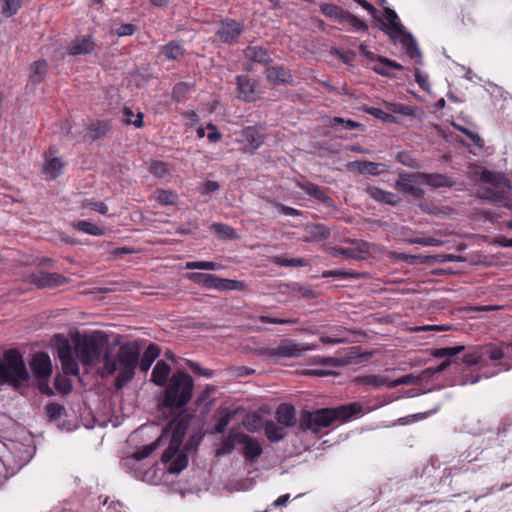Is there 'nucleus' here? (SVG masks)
Returning <instances> with one entry per match:
<instances>
[{
    "label": "nucleus",
    "instance_id": "ddd939ff",
    "mask_svg": "<svg viewBox=\"0 0 512 512\" xmlns=\"http://www.w3.org/2000/svg\"><path fill=\"white\" fill-rule=\"evenodd\" d=\"M96 48V43L92 35L78 36L72 40L66 47L70 56L92 54Z\"/></svg>",
    "mask_w": 512,
    "mask_h": 512
},
{
    "label": "nucleus",
    "instance_id": "0eeeda50",
    "mask_svg": "<svg viewBox=\"0 0 512 512\" xmlns=\"http://www.w3.org/2000/svg\"><path fill=\"white\" fill-rule=\"evenodd\" d=\"M383 17V24L386 26L391 39L401 43L411 58H420L421 52L414 37L411 33L406 31L396 12L392 9L386 8L384 10Z\"/></svg>",
    "mask_w": 512,
    "mask_h": 512
},
{
    "label": "nucleus",
    "instance_id": "4be33fe9",
    "mask_svg": "<svg viewBox=\"0 0 512 512\" xmlns=\"http://www.w3.org/2000/svg\"><path fill=\"white\" fill-rule=\"evenodd\" d=\"M305 241L319 242L330 236V230L323 224H308L305 226Z\"/></svg>",
    "mask_w": 512,
    "mask_h": 512
},
{
    "label": "nucleus",
    "instance_id": "09e8293b",
    "mask_svg": "<svg viewBox=\"0 0 512 512\" xmlns=\"http://www.w3.org/2000/svg\"><path fill=\"white\" fill-rule=\"evenodd\" d=\"M193 279H197L209 288L217 289L219 279L217 276L208 273H195L192 275Z\"/></svg>",
    "mask_w": 512,
    "mask_h": 512
},
{
    "label": "nucleus",
    "instance_id": "2eb2a0df",
    "mask_svg": "<svg viewBox=\"0 0 512 512\" xmlns=\"http://www.w3.org/2000/svg\"><path fill=\"white\" fill-rule=\"evenodd\" d=\"M238 444L243 446L242 454L247 461H254L263 452L262 446L257 439L242 432L239 435Z\"/></svg>",
    "mask_w": 512,
    "mask_h": 512
},
{
    "label": "nucleus",
    "instance_id": "bb28decb",
    "mask_svg": "<svg viewBox=\"0 0 512 512\" xmlns=\"http://www.w3.org/2000/svg\"><path fill=\"white\" fill-rule=\"evenodd\" d=\"M159 355L160 348L155 344H150L146 348L143 356L141 358L139 357L138 366L140 370L142 372H147L150 369L152 363L158 358Z\"/></svg>",
    "mask_w": 512,
    "mask_h": 512
},
{
    "label": "nucleus",
    "instance_id": "aec40b11",
    "mask_svg": "<svg viewBox=\"0 0 512 512\" xmlns=\"http://www.w3.org/2000/svg\"><path fill=\"white\" fill-rule=\"evenodd\" d=\"M161 53L168 60L181 61L186 51L181 41L173 40L161 47Z\"/></svg>",
    "mask_w": 512,
    "mask_h": 512
},
{
    "label": "nucleus",
    "instance_id": "a211bd4d",
    "mask_svg": "<svg viewBox=\"0 0 512 512\" xmlns=\"http://www.w3.org/2000/svg\"><path fill=\"white\" fill-rule=\"evenodd\" d=\"M366 193L373 200H375L377 202H380V203L388 204V205H391V206H396L401 201V199L397 195H395L394 193L389 192V191H385V190L380 189V188H378L376 186H369V187H367Z\"/></svg>",
    "mask_w": 512,
    "mask_h": 512
},
{
    "label": "nucleus",
    "instance_id": "680f3d73",
    "mask_svg": "<svg viewBox=\"0 0 512 512\" xmlns=\"http://www.w3.org/2000/svg\"><path fill=\"white\" fill-rule=\"evenodd\" d=\"M453 126L458 131L464 133L476 146L481 147L482 139L477 133H475L459 124H453Z\"/></svg>",
    "mask_w": 512,
    "mask_h": 512
},
{
    "label": "nucleus",
    "instance_id": "6e6552de",
    "mask_svg": "<svg viewBox=\"0 0 512 512\" xmlns=\"http://www.w3.org/2000/svg\"><path fill=\"white\" fill-rule=\"evenodd\" d=\"M481 179L486 184H490V186L480 187L477 191V196L490 203L509 207V201L505 191V188L508 186L507 179L501 174L487 170L482 172Z\"/></svg>",
    "mask_w": 512,
    "mask_h": 512
},
{
    "label": "nucleus",
    "instance_id": "37998d69",
    "mask_svg": "<svg viewBox=\"0 0 512 512\" xmlns=\"http://www.w3.org/2000/svg\"><path fill=\"white\" fill-rule=\"evenodd\" d=\"M483 356H482V350L481 347H474L472 351L465 354L462 358V362L466 364L467 366H475L482 362Z\"/></svg>",
    "mask_w": 512,
    "mask_h": 512
},
{
    "label": "nucleus",
    "instance_id": "de8ad7c7",
    "mask_svg": "<svg viewBox=\"0 0 512 512\" xmlns=\"http://www.w3.org/2000/svg\"><path fill=\"white\" fill-rule=\"evenodd\" d=\"M273 263L284 267H303L306 265V260L303 258H282L279 256L273 257Z\"/></svg>",
    "mask_w": 512,
    "mask_h": 512
},
{
    "label": "nucleus",
    "instance_id": "864d4df0",
    "mask_svg": "<svg viewBox=\"0 0 512 512\" xmlns=\"http://www.w3.org/2000/svg\"><path fill=\"white\" fill-rule=\"evenodd\" d=\"M190 87L191 86L186 82H180L176 84L172 91V98L177 102H181L184 99L186 93L189 91Z\"/></svg>",
    "mask_w": 512,
    "mask_h": 512
},
{
    "label": "nucleus",
    "instance_id": "4468645a",
    "mask_svg": "<svg viewBox=\"0 0 512 512\" xmlns=\"http://www.w3.org/2000/svg\"><path fill=\"white\" fill-rule=\"evenodd\" d=\"M30 367L40 381H47L52 373L51 360L45 352L36 353L30 362Z\"/></svg>",
    "mask_w": 512,
    "mask_h": 512
},
{
    "label": "nucleus",
    "instance_id": "e433bc0d",
    "mask_svg": "<svg viewBox=\"0 0 512 512\" xmlns=\"http://www.w3.org/2000/svg\"><path fill=\"white\" fill-rule=\"evenodd\" d=\"M210 230L221 239H235L236 231L227 224L214 223L210 226Z\"/></svg>",
    "mask_w": 512,
    "mask_h": 512
},
{
    "label": "nucleus",
    "instance_id": "412c9836",
    "mask_svg": "<svg viewBox=\"0 0 512 512\" xmlns=\"http://www.w3.org/2000/svg\"><path fill=\"white\" fill-rule=\"evenodd\" d=\"M237 86L239 97L244 101H253L255 99V83L249 77L237 76Z\"/></svg>",
    "mask_w": 512,
    "mask_h": 512
},
{
    "label": "nucleus",
    "instance_id": "7ed1b4c3",
    "mask_svg": "<svg viewBox=\"0 0 512 512\" xmlns=\"http://www.w3.org/2000/svg\"><path fill=\"white\" fill-rule=\"evenodd\" d=\"M140 352V347L135 342H128L120 346L115 356L110 350H106L101 375L110 376L118 371L115 385L117 388H122L133 379L139 363Z\"/></svg>",
    "mask_w": 512,
    "mask_h": 512
},
{
    "label": "nucleus",
    "instance_id": "ea45409f",
    "mask_svg": "<svg viewBox=\"0 0 512 512\" xmlns=\"http://www.w3.org/2000/svg\"><path fill=\"white\" fill-rule=\"evenodd\" d=\"M234 415H235V413L233 411H229V410L221 411L220 416L217 420V423L214 427V432L219 433V434L225 432L227 426L231 422Z\"/></svg>",
    "mask_w": 512,
    "mask_h": 512
},
{
    "label": "nucleus",
    "instance_id": "774afa93",
    "mask_svg": "<svg viewBox=\"0 0 512 512\" xmlns=\"http://www.w3.org/2000/svg\"><path fill=\"white\" fill-rule=\"evenodd\" d=\"M135 31H136V26L134 24L127 23V24H122L121 26H119L116 30V34L119 37H124V36L132 35Z\"/></svg>",
    "mask_w": 512,
    "mask_h": 512
},
{
    "label": "nucleus",
    "instance_id": "5fc2aeb1",
    "mask_svg": "<svg viewBox=\"0 0 512 512\" xmlns=\"http://www.w3.org/2000/svg\"><path fill=\"white\" fill-rule=\"evenodd\" d=\"M411 244H418L421 246H441L443 241L434 237H416L408 240Z\"/></svg>",
    "mask_w": 512,
    "mask_h": 512
},
{
    "label": "nucleus",
    "instance_id": "2f4dec72",
    "mask_svg": "<svg viewBox=\"0 0 512 512\" xmlns=\"http://www.w3.org/2000/svg\"><path fill=\"white\" fill-rule=\"evenodd\" d=\"M320 10L326 17L334 19V20L338 21L340 24L343 23L344 18L347 14V11H345L341 7L331 4V3L321 4Z\"/></svg>",
    "mask_w": 512,
    "mask_h": 512
},
{
    "label": "nucleus",
    "instance_id": "c03bdc74",
    "mask_svg": "<svg viewBox=\"0 0 512 512\" xmlns=\"http://www.w3.org/2000/svg\"><path fill=\"white\" fill-rule=\"evenodd\" d=\"M46 414L50 421H57L65 415V408L58 403H50L46 406Z\"/></svg>",
    "mask_w": 512,
    "mask_h": 512
},
{
    "label": "nucleus",
    "instance_id": "7c9ffc66",
    "mask_svg": "<svg viewBox=\"0 0 512 512\" xmlns=\"http://www.w3.org/2000/svg\"><path fill=\"white\" fill-rule=\"evenodd\" d=\"M298 187L305 191L308 195L321 201L322 203H330L329 196L324 192V190L320 186L313 183H298Z\"/></svg>",
    "mask_w": 512,
    "mask_h": 512
},
{
    "label": "nucleus",
    "instance_id": "79ce46f5",
    "mask_svg": "<svg viewBox=\"0 0 512 512\" xmlns=\"http://www.w3.org/2000/svg\"><path fill=\"white\" fill-rule=\"evenodd\" d=\"M354 165L358 168L360 173H369L371 175L380 174L379 168L383 166L380 163L369 162V161H356Z\"/></svg>",
    "mask_w": 512,
    "mask_h": 512
},
{
    "label": "nucleus",
    "instance_id": "f03ea898",
    "mask_svg": "<svg viewBox=\"0 0 512 512\" xmlns=\"http://www.w3.org/2000/svg\"><path fill=\"white\" fill-rule=\"evenodd\" d=\"M107 339L100 332L78 338L74 345L64 342L58 347V356L66 374L78 375L81 362L84 366H91L99 362L101 356L105 357Z\"/></svg>",
    "mask_w": 512,
    "mask_h": 512
},
{
    "label": "nucleus",
    "instance_id": "5701e85b",
    "mask_svg": "<svg viewBox=\"0 0 512 512\" xmlns=\"http://www.w3.org/2000/svg\"><path fill=\"white\" fill-rule=\"evenodd\" d=\"M276 419L279 424L291 427L296 423V411L292 405L281 404L276 410Z\"/></svg>",
    "mask_w": 512,
    "mask_h": 512
},
{
    "label": "nucleus",
    "instance_id": "3c124183",
    "mask_svg": "<svg viewBox=\"0 0 512 512\" xmlns=\"http://www.w3.org/2000/svg\"><path fill=\"white\" fill-rule=\"evenodd\" d=\"M244 286L243 282L237 280L223 279L220 278L217 286V290H240Z\"/></svg>",
    "mask_w": 512,
    "mask_h": 512
},
{
    "label": "nucleus",
    "instance_id": "6ab92c4d",
    "mask_svg": "<svg viewBox=\"0 0 512 512\" xmlns=\"http://www.w3.org/2000/svg\"><path fill=\"white\" fill-rule=\"evenodd\" d=\"M421 185H428L434 188L451 187L453 181L446 175L439 173H423L419 172Z\"/></svg>",
    "mask_w": 512,
    "mask_h": 512
},
{
    "label": "nucleus",
    "instance_id": "bf43d9fd",
    "mask_svg": "<svg viewBox=\"0 0 512 512\" xmlns=\"http://www.w3.org/2000/svg\"><path fill=\"white\" fill-rule=\"evenodd\" d=\"M159 203L163 205H172L176 202L177 196L171 191H159L156 196Z\"/></svg>",
    "mask_w": 512,
    "mask_h": 512
},
{
    "label": "nucleus",
    "instance_id": "473e14b6",
    "mask_svg": "<svg viewBox=\"0 0 512 512\" xmlns=\"http://www.w3.org/2000/svg\"><path fill=\"white\" fill-rule=\"evenodd\" d=\"M264 430L267 438L271 442H278L282 440L286 435V431L281 426V424L275 423L273 421H267L265 423Z\"/></svg>",
    "mask_w": 512,
    "mask_h": 512
},
{
    "label": "nucleus",
    "instance_id": "f257e3e1",
    "mask_svg": "<svg viewBox=\"0 0 512 512\" xmlns=\"http://www.w3.org/2000/svg\"><path fill=\"white\" fill-rule=\"evenodd\" d=\"M187 427L188 419L186 417L179 415L174 418L163 429L161 436L156 441L136 451L130 458L126 459V464L134 460H143L154 452L161 442L169 441L168 447L162 454V462L168 464V470L171 473H180L188 464L186 454L180 450Z\"/></svg>",
    "mask_w": 512,
    "mask_h": 512
},
{
    "label": "nucleus",
    "instance_id": "393cba45",
    "mask_svg": "<svg viewBox=\"0 0 512 512\" xmlns=\"http://www.w3.org/2000/svg\"><path fill=\"white\" fill-rule=\"evenodd\" d=\"M358 385H366L373 388H380L390 383L389 379L380 374L360 375L353 380Z\"/></svg>",
    "mask_w": 512,
    "mask_h": 512
},
{
    "label": "nucleus",
    "instance_id": "9d476101",
    "mask_svg": "<svg viewBox=\"0 0 512 512\" xmlns=\"http://www.w3.org/2000/svg\"><path fill=\"white\" fill-rule=\"evenodd\" d=\"M350 247H330L329 253L334 257L345 259L362 260L366 259L371 253L372 244L365 241L351 240Z\"/></svg>",
    "mask_w": 512,
    "mask_h": 512
},
{
    "label": "nucleus",
    "instance_id": "6e6d98bb",
    "mask_svg": "<svg viewBox=\"0 0 512 512\" xmlns=\"http://www.w3.org/2000/svg\"><path fill=\"white\" fill-rule=\"evenodd\" d=\"M386 109L391 113H397L402 115H412L413 112L409 106L400 103H385Z\"/></svg>",
    "mask_w": 512,
    "mask_h": 512
},
{
    "label": "nucleus",
    "instance_id": "13d9d810",
    "mask_svg": "<svg viewBox=\"0 0 512 512\" xmlns=\"http://www.w3.org/2000/svg\"><path fill=\"white\" fill-rule=\"evenodd\" d=\"M419 382L418 376H415L413 374H407L404 376L399 377L398 379L390 382L388 384L389 388H394L399 385H409Z\"/></svg>",
    "mask_w": 512,
    "mask_h": 512
},
{
    "label": "nucleus",
    "instance_id": "39448f33",
    "mask_svg": "<svg viewBox=\"0 0 512 512\" xmlns=\"http://www.w3.org/2000/svg\"><path fill=\"white\" fill-rule=\"evenodd\" d=\"M29 378L30 375L22 355L15 349L6 351L3 360H0V385L8 384L18 388Z\"/></svg>",
    "mask_w": 512,
    "mask_h": 512
},
{
    "label": "nucleus",
    "instance_id": "69168bd1",
    "mask_svg": "<svg viewBox=\"0 0 512 512\" xmlns=\"http://www.w3.org/2000/svg\"><path fill=\"white\" fill-rule=\"evenodd\" d=\"M481 379L479 373H466L462 372L460 376V385L476 384Z\"/></svg>",
    "mask_w": 512,
    "mask_h": 512
},
{
    "label": "nucleus",
    "instance_id": "9b49d317",
    "mask_svg": "<svg viewBox=\"0 0 512 512\" xmlns=\"http://www.w3.org/2000/svg\"><path fill=\"white\" fill-rule=\"evenodd\" d=\"M415 184H421L419 172L416 173H399L395 182V187L404 194L412 196L414 199H420L424 196V190Z\"/></svg>",
    "mask_w": 512,
    "mask_h": 512
},
{
    "label": "nucleus",
    "instance_id": "dca6fc26",
    "mask_svg": "<svg viewBox=\"0 0 512 512\" xmlns=\"http://www.w3.org/2000/svg\"><path fill=\"white\" fill-rule=\"evenodd\" d=\"M239 141L244 144L245 150H255L263 143V134L254 126L244 128L240 133Z\"/></svg>",
    "mask_w": 512,
    "mask_h": 512
},
{
    "label": "nucleus",
    "instance_id": "58836bf2",
    "mask_svg": "<svg viewBox=\"0 0 512 512\" xmlns=\"http://www.w3.org/2000/svg\"><path fill=\"white\" fill-rule=\"evenodd\" d=\"M123 121L126 124H132L139 128L143 126V114L138 112L135 114L132 109L125 107L122 111Z\"/></svg>",
    "mask_w": 512,
    "mask_h": 512
},
{
    "label": "nucleus",
    "instance_id": "72a5a7b5",
    "mask_svg": "<svg viewBox=\"0 0 512 512\" xmlns=\"http://www.w3.org/2000/svg\"><path fill=\"white\" fill-rule=\"evenodd\" d=\"M74 227L83 233L93 236H102L105 234L104 228L99 227L98 225L87 220L78 221L77 223L74 224Z\"/></svg>",
    "mask_w": 512,
    "mask_h": 512
},
{
    "label": "nucleus",
    "instance_id": "cd10ccee",
    "mask_svg": "<svg viewBox=\"0 0 512 512\" xmlns=\"http://www.w3.org/2000/svg\"><path fill=\"white\" fill-rule=\"evenodd\" d=\"M241 434L236 429H231L226 437H224L216 451L217 455L230 454L234 449L235 445L238 444V438Z\"/></svg>",
    "mask_w": 512,
    "mask_h": 512
},
{
    "label": "nucleus",
    "instance_id": "f8f14e48",
    "mask_svg": "<svg viewBox=\"0 0 512 512\" xmlns=\"http://www.w3.org/2000/svg\"><path fill=\"white\" fill-rule=\"evenodd\" d=\"M242 31L243 25L241 23L232 19H226L220 23L216 32V38L220 42L233 44L237 42Z\"/></svg>",
    "mask_w": 512,
    "mask_h": 512
},
{
    "label": "nucleus",
    "instance_id": "a878e982",
    "mask_svg": "<svg viewBox=\"0 0 512 512\" xmlns=\"http://www.w3.org/2000/svg\"><path fill=\"white\" fill-rule=\"evenodd\" d=\"M170 371V366L165 361H158L153 368L151 381L157 386H164L167 382Z\"/></svg>",
    "mask_w": 512,
    "mask_h": 512
},
{
    "label": "nucleus",
    "instance_id": "8fccbe9b",
    "mask_svg": "<svg viewBox=\"0 0 512 512\" xmlns=\"http://www.w3.org/2000/svg\"><path fill=\"white\" fill-rule=\"evenodd\" d=\"M290 75L281 67H272L268 69V78L273 82H287Z\"/></svg>",
    "mask_w": 512,
    "mask_h": 512
},
{
    "label": "nucleus",
    "instance_id": "a18cd8bd",
    "mask_svg": "<svg viewBox=\"0 0 512 512\" xmlns=\"http://www.w3.org/2000/svg\"><path fill=\"white\" fill-rule=\"evenodd\" d=\"M363 110L366 113H368V114L374 116L375 118L380 119V120H382L384 122L396 123V118L392 114L387 113V112L383 111L380 108L365 107Z\"/></svg>",
    "mask_w": 512,
    "mask_h": 512
},
{
    "label": "nucleus",
    "instance_id": "c756f323",
    "mask_svg": "<svg viewBox=\"0 0 512 512\" xmlns=\"http://www.w3.org/2000/svg\"><path fill=\"white\" fill-rule=\"evenodd\" d=\"M108 130V123L106 122H91L85 129L83 138L89 141H94L103 136Z\"/></svg>",
    "mask_w": 512,
    "mask_h": 512
},
{
    "label": "nucleus",
    "instance_id": "0e129e2a",
    "mask_svg": "<svg viewBox=\"0 0 512 512\" xmlns=\"http://www.w3.org/2000/svg\"><path fill=\"white\" fill-rule=\"evenodd\" d=\"M331 123L332 124H340L344 127V129H347V130H353V129H357V128L361 127V124L356 121H353L350 119H343L340 117H334L331 120Z\"/></svg>",
    "mask_w": 512,
    "mask_h": 512
},
{
    "label": "nucleus",
    "instance_id": "c85d7f7f",
    "mask_svg": "<svg viewBox=\"0 0 512 512\" xmlns=\"http://www.w3.org/2000/svg\"><path fill=\"white\" fill-rule=\"evenodd\" d=\"M245 56L247 59L261 64H267L271 60L268 51L261 46H248L245 50Z\"/></svg>",
    "mask_w": 512,
    "mask_h": 512
},
{
    "label": "nucleus",
    "instance_id": "338daca9",
    "mask_svg": "<svg viewBox=\"0 0 512 512\" xmlns=\"http://www.w3.org/2000/svg\"><path fill=\"white\" fill-rule=\"evenodd\" d=\"M397 259L405 261L409 264L415 263H424L425 258L421 255H409L406 253H401L397 256Z\"/></svg>",
    "mask_w": 512,
    "mask_h": 512
},
{
    "label": "nucleus",
    "instance_id": "b1692460",
    "mask_svg": "<svg viewBox=\"0 0 512 512\" xmlns=\"http://www.w3.org/2000/svg\"><path fill=\"white\" fill-rule=\"evenodd\" d=\"M64 164L62 160L58 157H48L45 156V164L43 167V172L48 179L57 178L63 171Z\"/></svg>",
    "mask_w": 512,
    "mask_h": 512
},
{
    "label": "nucleus",
    "instance_id": "423d86ee",
    "mask_svg": "<svg viewBox=\"0 0 512 512\" xmlns=\"http://www.w3.org/2000/svg\"><path fill=\"white\" fill-rule=\"evenodd\" d=\"M193 379L184 371H176L169 386L165 390L163 404L167 408L180 409L184 407L192 397Z\"/></svg>",
    "mask_w": 512,
    "mask_h": 512
},
{
    "label": "nucleus",
    "instance_id": "4d7b16f0",
    "mask_svg": "<svg viewBox=\"0 0 512 512\" xmlns=\"http://www.w3.org/2000/svg\"><path fill=\"white\" fill-rule=\"evenodd\" d=\"M149 170L158 178H165L168 175L167 164L164 162L155 161L151 163Z\"/></svg>",
    "mask_w": 512,
    "mask_h": 512
},
{
    "label": "nucleus",
    "instance_id": "603ef678",
    "mask_svg": "<svg viewBox=\"0 0 512 512\" xmlns=\"http://www.w3.org/2000/svg\"><path fill=\"white\" fill-rule=\"evenodd\" d=\"M342 25H349L355 28L356 30L365 31L368 29V25L362 20L358 19L355 15L347 12Z\"/></svg>",
    "mask_w": 512,
    "mask_h": 512
},
{
    "label": "nucleus",
    "instance_id": "c9c22d12",
    "mask_svg": "<svg viewBox=\"0 0 512 512\" xmlns=\"http://www.w3.org/2000/svg\"><path fill=\"white\" fill-rule=\"evenodd\" d=\"M48 65L45 60H38L31 66L30 80L32 83H40L47 72Z\"/></svg>",
    "mask_w": 512,
    "mask_h": 512
},
{
    "label": "nucleus",
    "instance_id": "052dcab7",
    "mask_svg": "<svg viewBox=\"0 0 512 512\" xmlns=\"http://www.w3.org/2000/svg\"><path fill=\"white\" fill-rule=\"evenodd\" d=\"M54 383H55L56 389L63 394L70 392L72 389V384H71L70 380H68L67 378H65L63 376H60V375L56 376Z\"/></svg>",
    "mask_w": 512,
    "mask_h": 512
},
{
    "label": "nucleus",
    "instance_id": "f704fd0d",
    "mask_svg": "<svg viewBox=\"0 0 512 512\" xmlns=\"http://www.w3.org/2000/svg\"><path fill=\"white\" fill-rule=\"evenodd\" d=\"M392 68L401 70L403 67L401 64H399L395 61H391L387 58L380 57L378 59V63L374 66L373 69L377 74H380L383 76H388L390 74V69H392Z\"/></svg>",
    "mask_w": 512,
    "mask_h": 512
},
{
    "label": "nucleus",
    "instance_id": "1a4fd4ad",
    "mask_svg": "<svg viewBox=\"0 0 512 512\" xmlns=\"http://www.w3.org/2000/svg\"><path fill=\"white\" fill-rule=\"evenodd\" d=\"M316 347L313 345L295 343L292 340H283L276 347L263 348L260 354L270 358H287L299 357L307 351L314 350Z\"/></svg>",
    "mask_w": 512,
    "mask_h": 512
},
{
    "label": "nucleus",
    "instance_id": "20e7f679",
    "mask_svg": "<svg viewBox=\"0 0 512 512\" xmlns=\"http://www.w3.org/2000/svg\"><path fill=\"white\" fill-rule=\"evenodd\" d=\"M361 412L358 403L342 405L336 409L323 408L315 411H304L300 416V425L315 433L329 427L336 420H347Z\"/></svg>",
    "mask_w": 512,
    "mask_h": 512
},
{
    "label": "nucleus",
    "instance_id": "a19ab883",
    "mask_svg": "<svg viewBox=\"0 0 512 512\" xmlns=\"http://www.w3.org/2000/svg\"><path fill=\"white\" fill-rule=\"evenodd\" d=\"M2 2L1 13L5 17H11L17 13L22 5V0H0Z\"/></svg>",
    "mask_w": 512,
    "mask_h": 512
},
{
    "label": "nucleus",
    "instance_id": "49530a36",
    "mask_svg": "<svg viewBox=\"0 0 512 512\" xmlns=\"http://www.w3.org/2000/svg\"><path fill=\"white\" fill-rule=\"evenodd\" d=\"M465 347L463 345H458L454 347H443L435 349L433 352V356L436 358H445V357H453L462 351H464Z\"/></svg>",
    "mask_w": 512,
    "mask_h": 512
},
{
    "label": "nucleus",
    "instance_id": "e2e57ef3",
    "mask_svg": "<svg viewBox=\"0 0 512 512\" xmlns=\"http://www.w3.org/2000/svg\"><path fill=\"white\" fill-rule=\"evenodd\" d=\"M259 320L262 323H270V324H295L298 322L297 319H284V318H276V317H270L261 315L259 316Z\"/></svg>",
    "mask_w": 512,
    "mask_h": 512
},
{
    "label": "nucleus",
    "instance_id": "4c0bfd02",
    "mask_svg": "<svg viewBox=\"0 0 512 512\" xmlns=\"http://www.w3.org/2000/svg\"><path fill=\"white\" fill-rule=\"evenodd\" d=\"M482 350V356H487L491 361H498L502 359L506 354L502 347L495 346L493 344H486L480 346Z\"/></svg>",
    "mask_w": 512,
    "mask_h": 512
},
{
    "label": "nucleus",
    "instance_id": "f3484780",
    "mask_svg": "<svg viewBox=\"0 0 512 512\" xmlns=\"http://www.w3.org/2000/svg\"><path fill=\"white\" fill-rule=\"evenodd\" d=\"M33 282L38 287L54 288L67 282V278L58 273L39 272L33 276Z\"/></svg>",
    "mask_w": 512,
    "mask_h": 512
}]
</instances>
